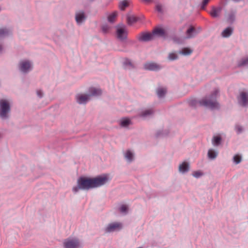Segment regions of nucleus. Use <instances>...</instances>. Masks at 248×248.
I'll use <instances>...</instances> for the list:
<instances>
[{
	"instance_id": "nucleus-10",
	"label": "nucleus",
	"mask_w": 248,
	"mask_h": 248,
	"mask_svg": "<svg viewBox=\"0 0 248 248\" xmlns=\"http://www.w3.org/2000/svg\"><path fill=\"white\" fill-rule=\"evenodd\" d=\"M31 67V65L30 62L27 61H24L20 62V69L24 72H27Z\"/></svg>"
},
{
	"instance_id": "nucleus-19",
	"label": "nucleus",
	"mask_w": 248,
	"mask_h": 248,
	"mask_svg": "<svg viewBox=\"0 0 248 248\" xmlns=\"http://www.w3.org/2000/svg\"><path fill=\"white\" fill-rule=\"evenodd\" d=\"M117 16V12L114 11L110 14L108 17V21L109 22L113 23L115 21Z\"/></svg>"
},
{
	"instance_id": "nucleus-41",
	"label": "nucleus",
	"mask_w": 248,
	"mask_h": 248,
	"mask_svg": "<svg viewBox=\"0 0 248 248\" xmlns=\"http://www.w3.org/2000/svg\"><path fill=\"white\" fill-rule=\"evenodd\" d=\"M133 152L131 150H128L126 151V153L125 155H133Z\"/></svg>"
},
{
	"instance_id": "nucleus-21",
	"label": "nucleus",
	"mask_w": 248,
	"mask_h": 248,
	"mask_svg": "<svg viewBox=\"0 0 248 248\" xmlns=\"http://www.w3.org/2000/svg\"><path fill=\"white\" fill-rule=\"evenodd\" d=\"M221 138L220 136H215L212 139V143L214 145H218L221 142Z\"/></svg>"
},
{
	"instance_id": "nucleus-9",
	"label": "nucleus",
	"mask_w": 248,
	"mask_h": 248,
	"mask_svg": "<svg viewBox=\"0 0 248 248\" xmlns=\"http://www.w3.org/2000/svg\"><path fill=\"white\" fill-rule=\"evenodd\" d=\"M238 101L242 106H246L248 103V93L245 92H241L240 96L238 98Z\"/></svg>"
},
{
	"instance_id": "nucleus-33",
	"label": "nucleus",
	"mask_w": 248,
	"mask_h": 248,
	"mask_svg": "<svg viewBox=\"0 0 248 248\" xmlns=\"http://www.w3.org/2000/svg\"><path fill=\"white\" fill-rule=\"evenodd\" d=\"M134 156H124V158L127 163H130L134 160Z\"/></svg>"
},
{
	"instance_id": "nucleus-7",
	"label": "nucleus",
	"mask_w": 248,
	"mask_h": 248,
	"mask_svg": "<svg viewBox=\"0 0 248 248\" xmlns=\"http://www.w3.org/2000/svg\"><path fill=\"white\" fill-rule=\"evenodd\" d=\"M138 39L140 41L147 42L154 39L153 34L150 32H143L138 35Z\"/></svg>"
},
{
	"instance_id": "nucleus-24",
	"label": "nucleus",
	"mask_w": 248,
	"mask_h": 248,
	"mask_svg": "<svg viewBox=\"0 0 248 248\" xmlns=\"http://www.w3.org/2000/svg\"><path fill=\"white\" fill-rule=\"evenodd\" d=\"M192 52V50L189 48L186 47L182 49L180 53L185 55H189Z\"/></svg>"
},
{
	"instance_id": "nucleus-15",
	"label": "nucleus",
	"mask_w": 248,
	"mask_h": 248,
	"mask_svg": "<svg viewBox=\"0 0 248 248\" xmlns=\"http://www.w3.org/2000/svg\"><path fill=\"white\" fill-rule=\"evenodd\" d=\"M89 92L90 93V94H89L90 97L91 96H98L102 93V91L100 89L94 87L90 88L89 90Z\"/></svg>"
},
{
	"instance_id": "nucleus-37",
	"label": "nucleus",
	"mask_w": 248,
	"mask_h": 248,
	"mask_svg": "<svg viewBox=\"0 0 248 248\" xmlns=\"http://www.w3.org/2000/svg\"><path fill=\"white\" fill-rule=\"evenodd\" d=\"M235 129L238 133H239L242 131V128L239 125H236L235 127Z\"/></svg>"
},
{
	"instance_id": "nucleus-23",
	"label": "nucleus",
	"mask_w": 248,
	"mask_h": 248,
	"mask_svg": "<svg viewBox=\"0 0 248 248\" xmlns=\"http://www.w3.org/2000/svg\"><path fill=\"white\" fill-rule=\"evenodd\" d=\"M166 93V89L163 88H160L157 90V94L159 97H163Z\"/></svg>"
},
{
	"instance_id": "nucleus-3",
	"label": "nucleus",
	"mask_w": 248,
	"mask_h": 248,
	"mask_svg": "<svg viewBox=\"0 0 248 248\" xmlns=\"http://www.w3.org/2000/svg\"><path fill=\"white\" fill-rule=\"evenodd\" d=\"M10 110L9 102L6 99H0V116L2 118H6Z\"/></svg>"
},
{
	"instance_id": "nucleus-1",
	"label": "nucleus",
	"mask_w": 248,
	"mask_h": 248,
	"mask_svg": "<svg viewBox=\"0 0 248 248\" xmlns=\"http://www.w3.org/2000/svg\"><path fill=\"white\" fill-rule=\"evenodd\" d=\"M108 181L106 176H98L94 178L80 177L77 180V186L73 187L72 191L76 193L79 190H89L99 187L106 184Z\"/></svg>"
},
{
	"instance_id": "nucleus-28",
	"label": "nucleus",
	"mask_w": 248,
	"mask_h": 248,
	"mask_svg": "<svg viewBox=\"0 0 248 248\" xmlns=\"http://www.w3.org/2000/svg\"><path fill=\"white\" fill-rule=\"evenodd\" d=\"M153 113V110L152 109H149L143 111L141 114V116L142 117H146L152 114Z\"/></svg>"
},
{
	"instance_id": "nucleus-22",
	"label": "nucleus",
	"mask_w": 248,
	"mask_h": 248,
	"mask_svg": "<svg viewBox=\"0 0 248 248\" xmlns=\"http://www.w3.org/2000/svg\"><path fill=\"white\" fill-rule=\"evenodd\" d=\"M232 28L229 27L226 28L222 33V35L224 37H229L232 33Z\"/></svg>"
},
{
	"instance_id": "nucleus-8",
	"label": "nucleus",
	"mask_w": 248,
	"mask_h": 248,
	"mask_svg": "<svg viewBox=\"0 0 248 248\" xmlns=\"http://www.w3.org/2000/svg\"><path fill=\"white\" fill-rule=\"evenodd\" d=\"M76 99L79 104H85L90 99V95L86 94H78L76 96Z\"/></svg>"
},
{
	"instance_id": "nucleus-11",
	"label": "nucleus",
	"mask_w": 248,
	"mask_h": 248,
	"mask_svg": "<svg viewBox=\"0 0 248 248\" xmlns=\"http://www.w3.org/2000/svg\"><path fill=\"white\" fill-rule=\"evenodd\" d=\"M190 169V165L188 162L184 161L179 166V171L182 173L187 172Z\"/></svg>"
},
{
	"instance_id": "nucleus-25",
	"label": "nucleus",
	"mask_w": 248,
	"mask_h": 248,
	"mask_svg": "<svg viewBox=\"0 0 248 248\" xmlns=\"http://www.w3.org/2000/svg\"><path fill=\"white\" fill-rule=\"evenodd\" d=\"M10 31L6 28L0 29V36H5L9 34Z\"/></svg>"
},
{
	"instance_id": "nucleus-30",
	"label": "nucleus",
	"mask_w": 248,
	"mask_h": 248,
	"mask_svg": "<svg viewBox=\"0 0 248 248\" xmlns=\"http://www.w3.org/2000/svg\"><path fill=\"white\" fill-rule=\"evenodd\" d=\"M203 175V173L202 172H201V171H194L192 173V175L196 178H200Z\"/></svg>"
},
{
	"instance_id": "nucleus-35",
	"label": "nucleus",
	"mask_w": 248,
	"mask_h": 248,
	"mask_svg": "<svg viewBox=\"0 0 248 248\" xmlns=\"http://www.w3.org/2000/svg\"><path fill=\"white\" fill-rule=\"evenodd\" d=\"M209 0H203L202 8V9H204V7L207 4V3L209 2Z\"/></svg>"
},
{
	"instance_id": "nucleus-44",
	"label": "nucleus",
	"mask_w": 248,
	"mask_h": 248,
	"mask_svg": "<svg viewBox=\"0 0 248 248\" xmlns=\"http://www.w3.org/2000/svg\"><path fill=\"white\" fill-rule=\"evenodd\" d=\"M143 0L146 2H149V1H150V0Z\"/></svg>"
},
{
	"instance_id": "nucleus-26",
	"label": "nucleus",
	"mask_w": 248,
	"mask_h": 248,
	"mask_svg": "<svg viewBox=\"0 0 248 248\" xmlns=\"http://www.w3.org/2000/svg\"><path fill=\"white\" fill-rule=\"evenodd\" d=\"M130 123V120L128 118L123 119L121 121V125L124 127L128 126Z\"/></svg>"
},
{
	"instance_id": "nucleus-16",
	"label": "nucleus",
	"mask_w": 248,
	"mask_h": 248,
	"mask_svg": "<svg viewBox=\"0 0 248 248\" xmlns=\"http://www.w3.org/2000/svg\"><path fill=\"white\" fill-rule=\"evenodd\" d=\"M164 33H165L164 30L162 28H157L155 29L152 32L154 37V36L155 35L159 36H164Z\"/></svg>"
},
{
	"instance_id": "nucleus-31",
	"label": "nucleus",
	"mask_w": 248,
	"mask_h": 248,
	"mask_svg": "<svg viewBox=\"0 0 248 248\" xmlns=\"http://www.w3.org/2000/svg\"><path fill=\"white\" fill-rule=\"evenodd\" d=\"M232 159L233 162L237 164L241 161V156H233Z\"/></svg>"
},
{
	"instance_id": "nucleus-12",
	"label": "nucleus",
	"mask_w": 248,
	"mask_h": 248,
	"mask_svg": "<svg viewBox=\"0 0 248 248\" xmlns=\"http://www.w3.org/2000/svg\"><path fill=\"white\" fill-rule=\"evenodd\" d=\"M144 67L145 69L149 70H157L161 68L160 65L154 62H147L144 64Z\"/></svg>"
},
{
	"instance_id": "nucleus-14",
	"label": "nucleus",
	"mask_w": 248,
	"mask_h": 248,
	"mask_svg": "<svg viewBox=\"0 0 248 248\" xmlns=\"http://www.w3.org/2000/svg\"><path fill=\"white\" fill-rule=\"evenodd\" d=\"M222 8L220 7H213L210 12V14L213 17H218L220 14Z\"/></svg>"
},
{
	"instance_id": "nucleus-36",
	"label": "nucleus",
	"mask_w": 248,
	"mask_h": 248,
	"mask_svg": "<svg viewBox=\"0 0 248 248\" xmlns=\"http://www.w3.org/2000/svg\"><path fill=\"white\" fill-rule=\"evenodd\" d=\"M156 10L159 12H162V6L160 4H157L156 6Z\"/></svg>"
},
{
	"instance_id": "nucleus-5",
	"label": "nucleus",
	"mask_w": 248,
	"mask_h": 248,
	"mask_svg": "<svg viewBox=\"0 0 248 248\" xmlns=\"http://www.w3.org/2000/svg\"><path fill=\"white\" fill-rule=\"evenodd\" d=\"M117 38L121 40H124L126 38L127 31L124 26H118L116 31Z\"/></svg>"
},
{
	"instance_id": "nucleus-13",
	"label": "nucleus",
	"mask_w": 248,
	"mask_h": 248,
	"mask_svg": "<svg viewBox=\"0 0 248 248\" xmlns=\"http://www.w3.org/2000/svg\"><path fill=\"white\" fill-rule=\"evenodd\" d=\"M86 19L85 14L82 11H79L76 14V20L78 24H81Z\"/></svg>"
},
{
	"instance_id": "nucleus-39",
	"label": "nucleus",
	"mask_w": 248,
	"mask_h": 248,
	"mask_svg": "<svg viewBox=\"0 0 248 248\" xmlns=\"http://www.w3.org/2000/svg\"><path fill=\"white\" fill-rule=\"evenodd\" d=\"M37 94L39 97H41L43 96V93L40 90H38L37 91Z\"/></svg>"
},
{
	"instance_id": "nucleus-27",
	"label": "nucleus",
	"mask_w": 248,
	"mask_h": 248,
	"mask_svg": "<svg viewBox=\"0 0 248 248\" xmlns=\"http://www.w3.org/2000/svg\"><path fill=\"white\" fill-rule=\"evenodd\" d=\"M128 6V2L124 0L121 2L119 5L120 8L122 10H124L125 8Z\"/></svg>"
},
{
	"instance_id": "nucleus-18",
	"label": "nucleus",
	"mask_w": 248,
	"mask_h": 248,
	"mask_svg": "<svg viewBox=\"0 0 248 248\" xmlns=\"http://www.w3.org/2000/svg\"><path fill=\"white\" fill-rule=\"evenodd\" d=\"M195 29L193 26H190L186 31V38H190L194 36L195 33Z\"/></svg>"
},
{
	"instance_id": "nucleus-29",
	"label": "nucleus",
	"mask_w": 248,
	"mask_h": 248,
	"mask_svg": "<svg viewBox=\"0 0 248 248\" xmlns=\"http://www.w3.org/2000/svg\"><path fill=\"white\" fill-rule=\"evenodd\" d=\"M248 64V58L242 59L238 63L239 66H246Z\"/></svg>"
},
{
	"instance_id": "nucleus-40",
	"label": "nucleus",
	"mask_w": 248,
	"mask_h": 248,
	"mask_svg": "<svg viewBox=\"0 0 248 248\" xmlns=\"http://www.w3.org/2000/svg\"><path fill=\"white\" fill-rule=\"evenodd\" d=\"M217 156H208V159L209 160H214Z\"/></svg>"
},
{
	"instance_id": "nucleus-20",
	"label": "nucleus",
	"mask_w": 248,
	"mask_h": 248,
	"mask_svg": "<svg viewBox=\"0 0 248 248\" xmlns=\"http://www.w3.org/2000/svg\"><path fill=\"white\" fill-rule=\"evenodd\" d=\"M138 18L134 16H127V22L129 25H131L133 23L138 21Z\"/></svg>"
},
{
	"instance_id": "nucleus-17",
	"label": "nucleus",
	"mask_w": 248,
	"mask_h": 248,
	"mask_svg": "<svg viewBox=\"0 0 248 248\" xmlns=\"http://www.w3.org/2000/svg\"><path fill=\"white\" fill-rule=\"evenodd\" d=\"M124 66L125 69H131L134 67V64L131 60L125 59L124 62Z\"/></svg>"
},
{
	"instance_id": "nucleus-42",
	"label": "nucleus",
	"mask_w": 248,
	"mask_h": 248,
	"mask_svg": "<svg viewBox=\"0 0 248 248\" xmlns=\"http://www.w3.org/2000/svg\"><path fill=\"white\" fill-rule=\"evenodd\" d=\"M102 30L104 32H106L108 30L107 27H106L105 26H103L102 28Z\"/></svg>"
},
{
	"instance_id": "nucleus-2",
	"label": "nucleus",
	"mask_w": 248,
	"mask_h": 248,
	"mask_svg": "<svg viewBox=\"0 0 248 248\" xmlns=\"http://www.w3.org/2000/svg\"><path fill=\"white\" fill-rule=\"evenodd\" d=\"M218 91L215 90L210 96L206 97L200 101L195 99H191L189 101V104L194 107L204 106L211 109L217 108L219 104L216 101V99L218 95Z\"/></svg>"
},
{
	"instance_id": "nucleus-32",
	"label": "nucleus",
	"mask_w": 248,
	"mask_h": 248,
	"mask_svg": "<svg viewBox=\"0 0 248 248\" xmlns=\"http://www.w3.org/2000/svg\"><path fill=\"white\" fill-rule=\"evenodd\" d=\"M168 58L170 60H174L177 59L178 56L176 54L171 53L169 54Z\"/></svg>"
},
{
	"instance_id": "nucleus-6",
	"label": "nucleus",
	"mask_w": 248,
	"mask_h": 248,
	"mask_svg": "<svg viewBox=\"0 0 248 248\" xmlns=\"http://www.w3.org/2000/svg\"><path fill=\"white\" fill-rule=\"evenodd\" d=\"M122 228V225L120 223L113 222L110 223L105 228L106 233H110L115 231H119Z\"/></svg>"
},
{
	"instance_id": "nucleus-43",
	"label": "nucleus",
	"mask_w": 248,
	"mask_h": 248,
	"mask_svg": "<svg viewBox=\"0 0 248 248\" xmlns=\"http://www.w3.org/2000/svg\"><path fill=\"white\" fill-rule=\"evenodd\" d=\"M2 47L1 45H0V52L2 50Z\"/></svg>"
},
{
	"instance_id": "nucleus-4",
	"label": "nucleus",
	"mask_w": 248,
	"mask_h": 248,
	"mask_svg": "<svg viewBox=\"0 0 248 248\" xmlns=\"http://www.w3.org/2000/svg\"><path fill=\"white\" fill-rule=\"evenodd\" d=\"M64 248H79L80 242L77 238H67L63 242Z\"/></svg>"
},
{
	"instance_id": "nucleus-38",
	"label": "nucleus",
	"mask_w": 248,
	"mask_h": 248,
	"mask_svg": "<svg viewBox=\"0 0 248 248\" xmlns=\"http://www.w3.org/2000/svg\"><path fill=\"white\" fill-rule=\"evenodd\" d=\"M217 153L216 152L213 150H209L208 152V155H216Z\"/></svg>"
},
{
	"instance_id": "nucleus-34",
	"label": "nucleus",
	"mask_w": 248,
	"mask_h": 248,
	"mask_svg": "<svg viewBox=\"0 0 248 248\" xmlns=\"http://www.w3.org/2000/svg\"><path fill=\"white\" fill-rule=\"evenodd\" d=\"M127 207L125 205H122L120 208V211L121 213H126L127 211Z\"/></svg>"
}]
</instances>
